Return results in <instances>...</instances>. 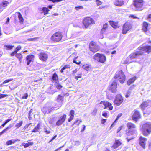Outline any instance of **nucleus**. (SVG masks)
<instances>
[{
  "instance_id": "obj_52",
  "label": "nucleus",
  "mask_w": 151,
  "mask_h": 151,
  "mask_svg": "<svg viewBox=\"0 0 151 151\" xmlns=\"http://www.w3.org/2000/svg\"><path fill=\"white\" fill-rule=\"evenodd\" d=\"M7 96H8L7 95L0 94V99L5 98Z\"/></svg>"
},
{
  "instance_id": "obj_12",
  "label": "nucleus",
  "mask_w": 151,
  "mask_h": 151,
  "mask_svg": "<svg viewBox=\"0 0 151 151\" xmlns=\"http://www.w3.org/2000/svg\"><path fill=\"white\" fill-rule=\"evenodd\" d=\"M67 115L66 114H64L60 117L59 119L56 122V125L59 126L63 123L65 121Z\"/></svg>"
},
{
  "instance_id": "obj_61",
  "label": "nucleus",
  "mask_w": 151,
  "mask_h": 151,
  "mask_svg": "<svg viewBox=\"0 0 151 151\" xmlns=\"http://www.w3.org/2000/svg\"><path fill=\"white\" fill-rule=\"evenodd\" d=\"M122 126H121L119 128H118L117 129V133H118L122 129Z\"/></svg>"
},
{
  "instance_id": "obj_8",
  "label": "nucleus",
  "mask_w": 151,
  "mask_h": 151,
  "mask_svg": "<svg viewBox=\"0 0 151 151\" xmlns=\"http://www.w3.org/2000/svg\"><path fill=\"white\" fill-rule=\"evenodd\" d=\"M115 78L117 80L119 81L121 83H124L125 80V76L124 73L122 70L116 73Z\"/></svg>"
},
{
  "instance_id": "obj_34",
  "label": "nucleus",
  "mask_w": 151,
  "mask_h": 151,
  "mask_svg": "<svg viewBox=\"0 0 151 151\" xmlns=\"http://www.w3.org/2000/svg\"><path fill=\"white\" fill-rule=\"evenodd\" d=\"M137 133L136 131L135 130H133V132H131V131L129 130L128 132H127L126 134L128 136L130 135L131 134H136Z\"/></svg>"
},
{
  "instance_id": "obj_6",
  "label": "nucleus",
  "mask_w": 151,
  "mask_h": 151,
  "mask_svg": "<svg viewBox=\"0 0 151 151\" xmlns=\"http://www.w3.org/2000/svg\"><path fill=\"white\" fill-rule=\"evenodd\" d=\"M83 23L86 29L90 25L94 24L95 21L92 18L88 17L84 19Z\"/></svg>"
},
{
  "instance_id": "obj_42",
  "label": "nucleus",
  "mask_w": 151,
  "mask_h": 151,
  "mask_svg": "<svg viewBox=\"0 0 151 151\" xmlns=\"http://www.w3.org/2000/svg\"><path fill=\"white\" fill-rule=\"evenodd\" d=\"M22 121H21L19 123H17L15 126L17 127L18 128H19L22 125Z\"/></svg>"
},
{
  "instance_id": "obj_36",
  "label": "nucleus",
  "mask_w": 151,
  "mask_h": 151,
  "mask_svg": "<svg viewBox=\"0 0 151 151\" xmlns=\"http://www.w3.org/2000/svg\"><path fill=\"white\" fill-rule=\"evenodd\" d=\"M16 141L14 140L13 139H12L7 141L6 142V144L7 145H9L12 144L14 143Z\"/></svg>"
},
{
  "instance_id": "obj_39",
  "label": "nucleus",
  "mask_w": 151,
  "mask_h": 151,
  "mask_svg": "<svg viewBox=\"0 0 151 151\" xmlns=\"http://www.w3.org/2000/svg\"><path fill=\"white\" fill-rule=\"evenodd\" d=\"M8 4V2L6 1H3L2 4H1V6L3 7H5L7 5V4Z\"/></svg>"
},
{
  "instance_id": "obj_41",
  "label": "nucleus",
  "mask_w": 151,
  "mask_h": 151,
  "mask_svg": "<svg viewBox=\"0 0 151 151\" xmlns=\"http://www.w3.org/2000/svg\"><path fill=\"white\" fill-rule=\"evenodd\" d=\"M110 24L114 28H116L117 27V26L115 24V23L114 22H110Z\"/></svg>"
},
{
  "instance_id": "obj_46",
  "label": "nucleus",
  "mask_w": 151,
  "mask_h": 151,
  "mask_svg": "<svg viewBox=\"0 0 151 151\" xmlns=\"http://www.w3.org/2000/svg\"><path fill=\"white\" fill-rule=\"evenodd\" d=\"M44 130V132L46 134H49L50 132V130L46 128H45Z\"/></svg>"
},
{
  "instance_id": "obj_50",
  "label": "nucleus",
  "mask_w": 151,
  "mask_h": 151,
  "mask_svg": "<svg viewBox=\"0 0 151 151\" xmlns=\"http://www.w3.org/2000/svg\"><path fill=\"white\" fill-rule=\"evenodd\" d=\"M13 80V79H9L5 80L3 82V83H8L10 81H11Z\"/></svg>"
},
{
  "instance_id": "obj_14",
  "label": "nucleus",
  "mask_w": 151,
  "mask_h": 151,
  "mask_svg": "<svg viewBox=\"0 0 151 151\" xmlns=\"http://www.w3.org/2000/svg\"><path fill=\"white\" fill-rule=\"evenodd\" d=\"M151 103V101L150 100H147L146 101L143 102L140 106L141 109L144 110L145 108L149 105Z\"/></svg>"
},
{
  "instance_id": "obj_25",
  "label": "nucleus",
  "mask_w": 151,
  "mask_h": 151,
  "mask_svg": "<svg viewBox=\"0 0 151 151\" xmlns=\"http://www.w3.org/2000/svg\"><path fill=\"white\" fill-rule=\"evenodd\" d=\"M51 110L49 109V108L46 106L44 107L42 109V111L45 114L46 113H48L50 112Z\"/></svg>"
},
{
  "instance_id": "obj_1",
  "label": "nucleus",
  "mask_w": 151,
  "mask_h": 151,
  "mask_svg": "<svg viewBox=\"0 0 151 151\" xmlns=\"http://www.w3.org/2000/svg\"><path fill=\"white\" fill-rule=\"evenodd\" d=\"M140 54H141L140 52L135 51L133 53L131 54L128 57H127L124 62L123 63L126 64L133 62H137V59H140L139 56Z\"/></svg>"
},
{
  "instance_id": "obj_58",
  "label": "nucleus",
  "mask_w": 151,
  "mask_h": 151,
  "mask_svg": "<svg viewBox=\"0 0 151 151\" xmlns=\"http://www.w3.org/2000/svg\"><path fill=\"white\" fill-rule=\"evenodd\" d=\"M77 72V70L76 69L72 72V74L74 75L76 74V73Z\"/></svg>"
},
{
  "instance_id": "obj_54",
  "label": "nucleus",
  "mask_w": 151,
  "mask_h": 151,
  "mask_svg": "<svg viewBox=\"0 0 151 151\" xmlns=\"http://www.w3.org/2000/svg\"><path fill=\"white\" fill-rule=\"evenodd\" d=\"M96 45L93 42H92L90 43V46L89 47V48L90 47H94V46Z\"/></svg>"
},
{
  "instance_id": "obj_49",
  "label": "nucleus",
  "mask_w": 151,
  "mask_h": 151,
  "mask_svg": "<svg viewBox=\"0 0 151 151\" xmlns=\"http://www.w3.org/2000/svg\"><path fill=\"white\" fill-rule=\"evenodd\" d=\"M39 37H35L28 39V40L29 41H36L37 39H39Z\"/></svg>"
},
{
  "instance_id": "obj_24",
  "label": "nucleus",
  "mask_w": 151,
  "mask_h": 151,
  "mask_svg": "<svg viewBox=\"0 0 151 151\" xmlns=\"http://www.w3.org/2000/svg\"><path fill=\"white\" fill-rule=\"evenodd\" d=\"M121 144L120 141L118 140H116L115 143L112 146V147L114 149L120 146Z\"/></svg>"
},
{
  "instance_id": "obj_56",
  "label": "nucleus",
  "mask_w": 151,
  "mask_h": 151,
  "mask_svg": "<svg viewBox=\"0 0 151 151\" xmlns=\"http://www.w3.org/2000/svg\"><path fill=\"white\" fill-rule=\"evenodd\" d=\"M21 48V47L20 46H18L17 48L15 50L16 51V52H17L19 51V50H20Z\"/></svg>"
},
{
  "instance_id": "obj_53",
  "label": "nucleus",
  "mask_w": 151,
  "mask_h": 151,
  "mask_svg": "<svg viewBox=\"0 0 151 151\" xmlns=\"http://www.w3.org/2000/svg\"><path fill=\"white\" fill-rule=\"evenodd\" d=\"M28 97V94L26 93L24 94V95L22 97V99H27Z\"/></svg>"
},
{
  "instance_id": "obj_47",
  "label": "nucleus",
  "mask_w": 151,
  "mask_h": 151,
  "mask_svg": "<svg viewBox=\"0 0 151 151\" xmlns=\"http://www.w3.org/2000/svg\"><path fill=\"white\" fill-rule=\"evenodd\" d=\"M77 76L78 77V78H81L82 77V73L81 72H78L77 73Z\"/></svg>"
},
{
  "instance_id": "obj_43",
  "label": "nucleus",
  "mask_w": 151,
  "mask_h": 151,
  "mask_svg": "<svg viewBox=\"0 0 151 151\" xmlns=\"http://www.w3.org/2000/svg\"><path fill=\"white\" fill-rule=\"evenodd\" d=\"M75 9L77 10L78 11L80 9H83V7L82 6H76L75 8Z\"/></svg>"
},
{
  "instance_id": "obj_45",
  "label": "nucleus",
  "mask_w": 151,
  "mask_h": 151,
  "mask_svg": "<svg viewBox=\"0 0 151 151\" xmlns=\"http://www.w3.org/2000/svg\"><path fill=\"white\" fill-rule=\"evenodd\" d=\"M131 92L129 90L127 93L125 95L126 98H128L130 95Z\"/></svg>"
},
{
  "instance_id": "obj_7",
  "label": "nucleus",
  "mask_w": 151,
  "mask_h": 151,
  "mask_svg": "<svg viewBox=\"0 0 151 151\" xmlns=\"http://www.w3.org/2000/svg\"><path fill=\"white\" fill-rule=\"evenodd\" d=\"M133 5L136 10L141 11L143 9V0H134Z\"/></svg>"
},
{
  "instance_id": "obj_64",
  "label": "nucleus",
  "mask_w": 151,
  "mask_h": 151,
  "mask_svg": "<svg viewBox=\"0 0 151 151\" xmlns=\"http://www.w3.org/2000/svg\"><path fill=\"white\" fill-rule=\"evenodd\" d=\"M83 127L82 128V129L81 130V132H83L86 129V126L84 125H83Z\"/></svg>"
},
{
  "instance_id": "obj_10",
  "label": "nucleus",
  "mask_w": 151,
  "mask_h": 151,
  "mask_svg": "<svg viewBox=\"0 0 151 151\" xmlns=\"http://www.w3.org/2000/svg\"><path fill=\"white\" fill-rule=\"evenodd\" d=\"M108 88L110 91L114 93H116L117 88L116 82L114 81L111 83V85L109 86Z\"/></svg>"
},
{
  "instance_id": "obj_27",
  "label": "nucleus",
  "mask_w": 151,
  "mask_h": 151,
  "mask_svg": "<svg viewBox=\"0 0 151 151\" xmlns=\"http://www.w3.org/2000/svg\"><path fill=\"white\" fill-rule=\"evenodd\" d=\"M63 101V96L59 95L58 96L57 101L59 103L62 102Z\"/></svg>"
},
{
  "instance_id": "obj_19",
  "label": "nucleus",
  "mask_w": 151,
  "mask_h": 151,
  "mask_svg": "<svg viewBox=\"0 0 151 151\" xmlns=\"http://www.w3.org/2000/svg\"><path fill=\"white\" fill-rule=\"evenodd\" d=\"M34 58V56L32 55L27 56L26 57V58L27 65H29L30 64V63L33 59Z\"/></svg>"
},
{
  "instance_id": "obj_33",
  "label": "nucleus",
  "mask_w": 151,
  "mask_h": 151,
  "mask_svg": "<svg viewBox=\"0 0 151 151\" xmlns=\"http://www.w3.org/2000/svg\"><path fill=\"white\" fill-rule=\"evenodd\" d=\"M42 10L44 13V15L47 14L48 11H49V10L48 8L47 7H43L42 8Z\"/></svg>"
},
{
  "instance_id": "obj_31",
  "label": "nucleus",
  "mask_w": 151,
  "mask_h": 151,
  "mask_svg": "<svg viewBox=\"0 0 151 151\" xmlns=\"http://www.w3.org/2000/svg\"><path fill=\"white\" fill-rule=\"evenodd\" d=\"M40 129V126L39 124H38L33 129L32 132H38Z\"/></svg>"
},
{
  "instance_id": "obj_11",
  "label": "nucleus",
  "mask_w": 151,
  "mask_h": 151,
  "mask_svg": "<svg viewBox=\"0 0 151 151\" xmlns=\"http://www.w3.org/2000/svg\"><path fill=\"white\" fill-rule=\"evenodd\" d=\"M131 28V26L129 22H126L123 25L122 33L126 34Z\"/></svg>"
},
{
  "instance_id": "obj_59",
  "label": "nucleus",
  "mask_w": 151,
  "mask_h": 151,
  "mask_svg": "<svg viewBox=\"0 0 151 151\" xmlns=\"http://www.w3.org/2000/svg\"><path fill=\"white\" fill-rule=\"evenodd\" d=\"M107 114L106 112H104L102 114V116H104V117L107 118Z\"/></svg>"
},
{
  "instance_id": "obj_48",
  "label": "nucleus",
  "mask_w": 151,
  "mask_h": 151,
  "mask_svg": "<svg viewBox=\"0 0 151 151\" xmlns=\"http://www.w3.org/2000/svg\"><path fill=\"white\" fill-rule=\"evenodd\" d=\"M78 57H77L75 58L73 60V62L74 63L77 64L78 65H79L81 63V62L79 61L78 62H77L76 60V59H77L78 58Z\"/></svg>"
},
{
  "instance_id": "obj_28",
  "label": "nucleus",
  "mask_w": 151,
  "mask_h": 151,
  "mask_svg": "<svg viewBox=\"0 0 151 151\" xmlns=\"http://www.w3.org/2000/svg\"><path fill=\"white\" fill-rule=\"evenodd\" d=\"M136 78L135 77H134L130 79H129L127 82V83L128 85H130L132 83L134 82V81L136 79Z\"/></svg>"
},
{
  "instance_id": "obj_63",
  "label": "nucleus",
  "mask_w": 151,
  "mask_h": 151,
  "mask_svg": "<svg viewBox=\"0 0 151 151\" xmlns=\"http://www.w3.org/2000/svg\"><path fill=\"white\" fill-rule=\"evenodd\" d=\"M106 121V119H102L101 120V122L102 124H104Z\"/></svg>"
},
{
  "instance_id": "obj_57",
  "label": "nucleus",
  "mask_w": 151,
  "mask_h": 151,
  "mask_svg": "<svg viewBox=\"0 0 151 151\" xmlns=\"http://www.w3.org/2000/svg\"><path fill=\"white\" fill-rule=\"evenodd\" d=\"M63 68L64 69H65L66 68H70V66L69 65H67L64 66Z\"/></svg>"
},
{
  "instance_id": "obj_18",
  "label": "nucleus",
  "mask_w": 151,
  "mask_h": 151,
  "mask_svg": "<svg viewBox=\"0 0 151 151\" xmlns=\"http://www.w3.org/2000/svg\"><path fill=\"white\" fill-rule=\"evenodd\" d=\"M100 47L97 45H96L94 47H90V50L93 53H95L96 51L99 50Z\"/></svg>"
},
{
  "instance_id": "obj_4",
  "label": "nucleus",
  "mask_w": 151,
  "mask_h": 151,
  "mask_svg": "<svg viewBox=\"0 0 151 151\" xmlns=\"http://www.w3.org/2000/svg\"><path fill=\"white\" fill-rule=\"evenodd\" d=\"M93 59L96 62L104 63L106 61V57L103 54L96 53L93 56Z\"/></svg>"
},
{
  "instance_id": "obj_32",
  "label": "nucleus",
  "mask_w": 151,
  "mask_h": 151,
  "mask_svg": "<svg viewBox=\"0 0 151 151\" xmlns=\"http://www.w3.org/2000/svg\"><path fill=\"white\" fill-rule=\"evenodd\" d=\"M18 17L19 19V22L20 23H22L24 21V19L21 14L20 12L18 13Z\"/></svg>"
},
{
  "instance_id": "obj_62",
  "label": "nucleus",
  "mask_w": 151,
  "mask_h": 151,
  "mask_svg": "<svg viewBox=\"0 0 151 151\" xmlns=\"http://www.w3.org/2000/svg\"><path fill=\"white\" fill-rule=\"evenodd\" d=\"M17 53V52H16V51L15 50L14 52L12 53L11 54V55L12 56H14L15 54H16Z\"/></svg>"
},
{
  "instance_id": "obj_16",
  "label": "nucleus",
  "mask_w": 151,
  "mask_h": 151,
  "mask_svg": "<svg viewBox=\"0 0 151 151\" xmlns=\"http://www.w3.org/2000/svg\"><path fill=\"white\" fill-rule=\"evenodd\" d=\"M124 1L122 0H115L114 4L116 6L121 7L124 5Z\"/></svg>"
},
{
  "instance_id": "obj_30",
  "label": "nucleus",
  "mask_w": 151,
  "mask_h": 151,
  "mask_svg": "<svg viewBox=\"0 0 151 151\" xmlns=\"http://www.w3.org/2000/svg\"><path fill=\"white\" fill-rule=\"evenodd\" d=\"M12 127V126L11 125H9L7 128L0 132V135H2L4 132L8 131Z\"/></svg>"
},
{
  "instance_id": "obj_60",
  "label": "nucleus",
  "mask_w": 151,
  "mask_h": 151,
  "mask_svg": "<svg viewBox=\"0 0 151 151\" xmlns=\"http://www.w3.org/2000/svg\"><path fill=\"white\" fill-rule=\"evenodd\" d=\"M12 120V119H9L6 120L4 123L6 124L7 123H8L10 121Z\"/></svg>"
},
{
  "instance_id": "obj_17",
  "label": "nucleus",
  "mask_w": 151,
  "mask_h": 151,
  "mask_svg": "<svg viewBox=\"0 0 151 151\" xmlns=\"http://www.w3.org/2000/svg\"><path fill=\"white\" fill-rule=\"evenodd\" d=\"M39 58L42 61H45L47 58V55L45 53L41 52L39 55Z\"/></svg>"
},
{
  "instance_id": "obj_35",
  "label": "nucleus",
  "mask_w": 151,
  "mask_h": 151,
  "mask_svg": "<svg viewBox=\"0 0 151 151\" xmlns=\"http://www.w3.org/2000/svg\"><path fill=\"white\" fill-rule=\"evenodd\" d=\"M58 79V76L55 73L52 76V80L53 81H56Z\"/></svg>"
},
{
  "instance_id": "obj_21",
  "label": "nucleus",
  "mask_w": 151,
  "mask_h": 151,
  "mask_svg": "<svg viewBox=\"0 0 151 151\" xmlns=\"http://www.w3.org/2000/svg\"><path fill=\"white\" fill-rule=\"evenodd\" d=\"M74 114V111L73 110H71L70 112L69 116L70 117L68 119V122H70L73 119Z\"/></svg>"
},
{
  "instance_id": "obj_5",
  "label": "nucleus",
  "mask_w": 151,
  "mask_h": 151,
  "mask_svg": "<svg viewBox=\"0 0 151 151\" xmlns=\"http://www.w3.org/2000/svg\"><path fill=\"white\" fill-rule=\"evenodd\" d=\"M62 33L61 32H57L54 33L51 37L50 40L52 42L55 43L60 41L63 37Z\"/></svg>"
},
{
  "instance_id": "obj_2",
  "label": "nucleus",
  "mask_w": 151,
  "mask_h": 151,
  "mask_svg": "<svg viewBox=\"0 0 151 151\" xmlns=\"http://www.w3.org/2000/svg\"><path fill=\"white\" fill-rule=\"evenodd\" d=\"M149 42L151 43V41H150ZM135 51L140 52L141 54L139 56V58L140 59L141 58V56L144 52L149 53L151 52V45L150 46H144L143 45H142L139 47Z\"/></svg>"
},
{
  "instance_id": "obj_9",
  "label": "nucleus",
  "mask_w": 151,
  "mask_h": 151,
  "mask_svg": "<svg viewBox=\"0 0 151 151\" xmlns=\"http://www.w3.org/2000/svg\"><path fill=\"white\" fill-rule=\"evenodd\" d=\"M123 101V99L122 96L120 94H118L115 98L114 103L115 105L119 106L121 104Z\"/></svg>"
},
{
  "instance_id": "obj_3",
  "label": "nucleus",
  "mask_w": 151,
  "mask_h": 151,
  "mask_svg": "<svg viewBox=\"0 0 151 151\" xmlns=\"http://www.w3.org/2000/svg\"><path fill=\"white\" fill-rule=\"evenodd\" d=\"M144 135L147 136L151 133V122H147L143 124L141 129Z\"/></svg>"
},
{
  "instance_id": "obj_51",
  "label": "nucleus",
  "mask_w": 151,
  "mask_h": 151,
  "mask_svg": "<svg viewBox=\"0 0 151 151\" xmlns=\"http://www.w3.org/2000/svg\"><path fill=\"white\" fill-rule=\"evenodd\" d=\"M5 46L8 48V50H11L14 47V46L7 45H5Z\"/></svg>"
},
{
  "instance_id": "obj_26",
  "label": "nucleus",
  "mask_w": 151,
  "mask_h": 151,
  "mask_svg": "<svg viewBox=\"0 0 151 151\" xmlns=\"http://www.w3.org/2000/svg\"><path fill=\"white\" fill-rule=\"evenodd\" d=\"M33 142H29L26 143H23L22 145L24 146V147L27 148L30 145H32L33 144Z\"/></svg>"
},
{
  "instance_id": "obj_37",
  "label": "nucleus",
  "mask_w": 151,
  "mask_h": 151,
  "mask_svg": "<svg viewBox=\"0 0 151 151\" xmlns=\"http://www.w3.org/2000/svg\"><path fill=\"white\" fill-rule=\"evenodd\" d=\"M81 122V121L80 120H77L75 121L73 124L71 125V126H73L75 124H76L79 125V124Z\"/></svg>"
},
{
  "instance_id": "obj_40",
  "label": "nucleus",
  "mask_w": 151,
  "mask_h": 151,
  "mask_svg": "<svg viewBox=\"0 0 151 151\" xmlns=\"http://www.w3.org/2000/svg\"><path fill=\"white\" fill-rule=\"evenodd\" d=\"M122 115V114L121 113L119 114L117 116V118L116 119H115V121L114 122V123L111 125V127H112V126L113 125L114 123L116 122V121L118 120V119Z\"/></svg>"
},
{
  "instance_id": "obj_55",
  "label": "nucleus",
  "mask_w": 151,
  "mask_h": 151,
  "mask_svg": "<svg viewBox=\"0 0 151 151\" xmlns=\"http://www.w3.org/2000/svg\"><path fill=\"white\" fill-rule=\"evenodd\" d=\"M147 19L149 21L151 22V14H150L148 15L147 18Z\"/></svg>"
},
{
  "instance_id": "obj_22",
  "label": "nucleus",
  "mask_w": 151,
  "mask_h": 151,
  "mask_svg": "<svg viewBox=\"0 0 151 151\" xmlns=\"http://www.w3.org/2000/svg\"><path fill=\"white\" fill-rule=\"evenodd\" d=\"M149 24L147 23V22H144L143 23L142 30L145 32H147L148 30V27Z\"/></svg>"
},
{
  "instance_id": "obj_23",
  "label": "nucleus",
  "mask_w": 151,
  "mask_h": 151,
  "mask_svg": "<svg viewBox=\"0 0 151 151\" xmlns=\"http://www.w3.org/2000/svg\"><path fill=\"white\" fill-rule=\"evenodd\" d=\"M127 126L130 131H131L132 129L135 128L136 127L135 125L131 122L127 123Z\"/></svg>"
},
{
  "instance_id": "obj_20",
  "label": "nucleus",
  "mask_w": 151,
  "mask_h": 151,
  "mask_svg": "<svg viewBox=\"0 0 151 151\" xmlns=\"http://www.w3.org/2000/svg\"><path fill=\"white\" fill-rule=\"evenodd\" d=\"M103 104L105 106V108H108L111 110L112 109L113 107L111 103L108 102H104Z\"/></svg>"
},
{
  "instance_id": "obj_44",
  "label": "nucleus",
  "mask_w": 151,
  "mask_h": 151,
  "mask_svg": "<svg viewBox=\"0 0 151 151\" xmlns=\"http://www.w3.org/2000/svg\"><path fill=\"white\" fill-rule=\"evenodd\" d=\"M55 86L56 87V88L58 89H60L61 88H62V86L60 85V84L59 83H57L55 85Z\"/></svg>"
},
{
  "instance_id": "obj_38",
  "label": "nucleus",
  "mask_w": 151,
  "mask_h": 151,
  "mask_svg": "<svg viewBox=\"0 0 151 151\" xmlns=\"http://www.w3.org/2000/svg\"><path fill=\"white\" fill-rule=\"evenodd\" d=\"M82 68L86 70H88L90 68V66L88 65H83L82 66Z\"/></svg>"
},
{
  "instance_id": "obj_29",
  "label": "nucleus",
  "mask_w": 151,
  "mask_h": 151,
  "mask_svg": "<svg viewBox=\"0 0 151 151\" xmlns=\"http://www.w3.org/2000/svg\"><path fill=\"white\" fill-rule=\"evenodd\" d=\"M108 25V24L106 23L103 25V27L101 29V33L102 34H103V33H104V32H105V31L106 30L107 27Z\"/></svg>"
},
{
  "instance_id": "obj_15",
  "label": "nucleus",
  "mask_w": 151,
  "mask_h": 151,
  "mask_svg": "<svg viewBox=\"0 0 151 151\" xmlns=\"http://www.w3.org/2000/svg\"><path fill=\"white\" fill-rule=\"evenodd\" d=\"M140 115L139 112L137 110H135L132 119L135 121H137L140 118Z\"/></svg>"
},
{
  "instance_id": "obj_13",
  "label": "nucleus",
  "mask_w": 151,
  "mask_h": 151,
  "mask_svg": "<svg viewBox=\"0 0 151 151\" xmlns=\"http://www.w3.org/2000/svg\"><path fill=\"white\" fill-rule=\"evenodd\" d=\"M139 144L144 149L145 148L146 142L147 141V139L143 137L140 136L139 138Z\"/></svg>"
}]
</instances>
